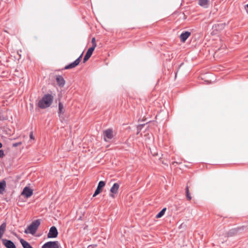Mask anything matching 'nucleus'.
Returning <instances> with one entry per match:
<instances>
[{
  "label": "nucleus",
  "mask_w": 248,
  "mask_h": 248,
  "mask_svg": "<svg viewBox=\"0 0 248 248\" xmlns=\"http://www.w3.org/2000/svg\"><path fill=\"white\" fill-rule=\"evenodd\" d=\"M2 144L1 142H0V148H2Z\"/></svg>",
  "instance_id": "nucleus-27"
},
{
  "label": "nucleus",
  "mask_w": 248,
  "mask_h": 248,
  "mask_svg": "<svg viewBox=\"0 0 248 248\" xmlns=\"http://www.w3.org/2000/svg\"><path fill=\"white\" fill-rule=\"evenodd\" d=\"M30 137L31 139H33V134H32V133H31L30 134Z\"/></svg>",
  "instance_id": "nucleus-26"
},
{
  "label": "nucleus",
  "mask_w": 248,
  "mask_h": 248,
  "mask_svg": "<svg viewBox=\"0 0 248 248\" xmlns=\"http://www.w3.org/2000/svg\"><path fill=\"white\" fill-rule=\"evenodd\" d=\"M105 185L106 183L104 181H101L99 182L97 187L93 195V197H95L101 192L102 188L105 186Z\"/></svg>",
  "instance_id": "nucleus-7"
},
{
  "label": "nucleus",
  "mask_w": 248,
  "mask_h": 248,
  "mask_svg": "<svg viewBox=\"0 0 248 248\" xmlns=\"http://www.w3.org/2000/svg\"><path fill=\"white\" fill-rule=\"evenodd\" d=\"M6 187V182L2 181L0 182V194H2Z\"/></svg>",
  "instance_id": "nucleus-17"
},
{
  "label": "nucleus",
  "mask_w": 248,
  "mask_h": 248,
  "mask_svg": "<svg viewBox=\"0 0 248 248\" xmlns=\"http://www.w3.org/2000/svg\"><path fill=\"white\" fill-rule=\"evenodd\" d=\"M40 224V221L39 219H36L32 221V223L28 226V227L25 230L24 232L26 234H34L37 230V229Z\"/></svg>",
  "instance_id": "nucleus-2"
},
{
  "label": "nucleus",
  "mask_w": 248,
  "mask_h": 248,
  "mask_svg": "<svg viewBox=\"0 0 248 248\" xmlns=\"http://www.w3.org/2000/svg\"><path fill=\"white\" fill-rule=\"evenodd\" d=\"M33 193L32 190L29 187L26 186L24 188L21 194L27 198L30 197Z\"/></svg>",
  "instance_id": "nucleus-9"
},
{
  "label": "nucleus",
  "mask_w": 248,
  "mask_h": 248,
  "mask_svg": "<svg viewBox=\"0 0 248 248\" xmlns=\"http://www.w3.org/2000/svg\"><path fill=\"white\" fill-rule=\"evenodd\" d=\"M198 4L204 8L208 7V0H199Z\"/></svg>",
  "instance_id": "nucleus-16"
},
{
  "label": "nucleus",
  "mask_w": 248,
  "mask_h": 248,
  "mask_svg": "<svg viewBox=\"0 0 248 248\" xmlns=\"http://www.w3.org/2000/svg\"><path fill=\"white\" fill-rule=\"evenodd\" d=\"M58 234V232L57 229L55 226L51 227L49 232L47 234V237L48 238H56Z\"/></svg>",
  "instance_id": "nucleus-5"
},
{
  "label": "nucleus",
  "mask_w": 248,
  "mask_h": 248,
  "mask_svg": "<svg viewBox=\"0 0 248 248\" xmlns=\"http://www.w3.org/2000/svg\"><path fill=\"white\" fill-rule=\"evenodd\" d=\"M82 56V54H81L80 56L78 59H77L74 62L65 66L64 69H72L78 65L81 61V58Z\"/></svg>",
  "instance_id": "nucleus-6"
},
{
  "label": "nucleus",
  "mask_w": 248,
  "mask_h": 248,
  "mask_svg": "<svg viewBox=\"0 0 248 248\" xmlns=\"http://www.w3.org/2000/svg\"><path fill=\"white\" fill-rule=\"evenodd\" d=\"M56 82L57 83V84L60 87H63L65 84V80L63 77L62 76L58 75L56 76Z\"/></svg>",
  "instance_id": "nucleus-12"
},
{
  "label": "nucleus",
  "mask_w": 248,
  "mask_h": 248,
  "mask_svg": "<svg viewBox=\"0 0 248 248\" xmlns=\"http://www.w3.org/2000/svg\"><path fill=\"white\" fill-rule=\"evenodd\" d=\"M60 247L58 241H49L45 243L41 248H60Z\"/></svg>",
  "instance_id": "nucleus-3"
},
{
  "label": "nucleus",
  "mask_w": 248,
  "mask_h": 248,
  "mask_svg": "<svg viewBox=\"0 0 248 248\" xmlns=\"http://www.w3.org/2000/svg\"><path fill=\"white\" fill-rule=\"evenodd\" d=\"M6 228V222H3L0 226V239L2 237Z\"/></svg>",
  "instance_id": "nucleus-15"
},
{
  "label": "nucleus",
  "mask_w": 248,
  "mask_h": 248,
  "mask_svg": "<svg viewBox=\"0 0 248 248\" xmlns=\"http://www.w3.org/2000/svg\"><path fill=\"white\" fill-rule=\"evenodd\" d=\"M186 197L187 200L190 201L191 200V197L190 196L188 186H187L186 188Z\"/></svg>",
  "instance_id": "nucleus-20"
},
{
  "label": "nucleus",
  "mask_w": 248,
  "mask_h": 248,
  "mask_svg": "<svg viewBox=\"0 0 248 248\" xmlns=\"http://www.w3.org/2000/svg\"><path fill=\"white\" fill-rule=\"evenodd\" d=\"M4 156V151L2 150H0V158H2Z\"/></svg>",
  "instance_id": "nucleus-24"
},
{
  "label": "nucleus",
  "mask_w": 248,
  "mask_h": 248,
  "mask_svg": "<svg viewBox=\"0 0 248 248\" xmlns=\"http://www.w3.org/2000/svg\"><path fill=\"white\" fill-rule=\"evenodd\" d=\"M92 43L93 44L92 47L94 46V48H95V47L96 46V43H95V38L93 37V38H92Z\"/></svg>",
  "instance_id": "nucleus-22"
},
{
  "label": "nucleus",
  "mask_w": 248,
  "mask_h": 248,
  "mask_svg": "<svg viewBox=\"0 0 248 248\" xmlns=\"http://www.w3.org/2000/svg\"><path fill=\"white\" fill-rule=\"evenodd\" d=\"M20 242L23 248H33L30 244L23 239H20Z\"/></svg>",
  "instance_id": "nucleus-14"
},
{
  "label": "nucleus",
  "mask_w": 248,
  "mask_h": 248,
  "mask_svg": "<svg viewBox=\"0 0 248 248\" xmlns=\"http://www.w3.org/2000/svg\"><path fill=\"white\" fill-rule=\"evenodd\" d=\"M244 9L248 14V3L244 6Z\"/></svg>",
  "instance_id": "nucleus-25"
},
{
  "label": "nucleus",
  "mask_w": 248,
  "mask_h": 248,
  "mask_svg": "<svg viewBox=\"0 0 248 248\" xmlns=\"http://www.w3.org/2000/svg\"><path fill=\"white\" fill-rule=\"evenodd\" d=\"M64 113L63 110V104L61 102H59V116L60 117L61 114Z\"/></svg>",
  "instance_id": "nucleus-18"
},
{
  "label": "nucleus",
  "mask_w": 248,
  "mask_h": 248,
  "mask_svg": "<svg viewBox=\"0 0 248 248\" xmlns=\"http://www.w3.org/2000/svg\"><path fill=\"white\" fill-rule=\"evenodd\" d=\"M119 186H120V185L117 183H114L113 185L111 187V188L110 189V191L112 193L110 195V197L114 198V194H116L118 193V191Z\"/></svg>",
  "instance_id": "nucleus-10"
},
{
  "label": "nucleus",
  "mask_w": 248,
  "mask_h": 248,
  "mask_svg": "<svg viewBox=\"0 0 248 248\" xmlns=\"http://www.w3.org/2000/svg\"><path fill=\"white\" fill-rule=\"evenodd\" d=\"M2 242L3 245L6 248H16L15 244L11 240H7L6 239H2Z\"/></svg>",
  "instance_id": "nucleus-8"
},
{
  "label": "nucleus",
  "mask_w": 248,
  "mask_h": 248,
  "mask_svg": "<svg viewBox=\"0 0 248 248\" xmlns=\"http://www.w3.org/2000/svg\"><path fill=\"white\" fill-rule=\"evenodd\" d=\"M166 211V208H163L156 215V218H159L161 217L165 214Z\"/></svg>",
  "instance_id": "nucleus-19"
},
{
  "label": "nucleus",
  "mask_w": 248,
  "mask_h": 248,
  "mask_svg": "<svg viewBox=\"0 0 248 248\" xmlns=\"http://www.w3.org/2000/svg\"><path fill=\"white\" fill-rule=\"evenodd\" d=\"M236 232L237 231L235 230H230V232H228V235L232 236L233 234H235L236 233Z\"/></svg>",
  "instance_id": "nucleus-21"
},
{
  "label": "nucleus",
  "mask_w": 248,
  "mask_h": 248,
  "mask_svg": "<svg viewBox=\"0 0 248 248\" xmlns=\"http://www.w3.org/2000/svg\"><path fill=\"white\" fill-rule=\"evenodd\" d=\"M94 50V46L91 47L88 49V50L83 58V62H85L91 57Z\"/></svg>",
  "instance_id": "nucleus-11"
},
{
  "label": "nucleus",
  "mask_w": 248,
  "mask_h": 248,
  "mask_svg": "<svg viewBox=\"0 0 248 248\" xmlns=\"http://www.w3.org/2000/svg\"><path fill=\"white\" fill-rule=\"evenodd\" d=\"M21 144V142H16V143H13L12 146H13V147H16L20 145Z\"/></svg>",
  "instance_id": "nucleus-23"
},
{
  "label": "nucleus",
  "mask_w": 248,
  "mask_h": 248,
  "mask_svg": "<svg viewBox=\"0 0 248 248\" xmlns=\"http://www.w3.org/2000/svg\"><path fill=\"white\" fill-rule=\"evenodd\" d=\"M191 33L188 31L183 32L180 35V39L182 42H185L190 35Z\"/></svg>",
  "instance_id": "nucleus-13"
},
{
  "label": "nucleus",
  "mask_w": 248,
  "mask_h": 248,
  "mask_svg": "<svg viewBox=\"0 0 248 248\" xmlns=\"http://www.w3.org/2000/svg\"><path fill=\"white\" fill-rule=\"evenodd\" d=\"M54 96L51 94L47 93L44 95L38 103V107L42 109L47 108L51 106L53 101Z\"/></svg>",
  "instance_id": "nucleus-1"
},
{
  "label": "nucleus",
  "mask_w": 248,
  "mask_h": 248,
  "mask_svg": "<svg viewBox=\"0 0 248 248\" xmlns=\"http://www.w3.org/2000/svg\"><path fill=\"white\" fill-rule=\"evenodd\" d=\"M113 130L112 129L109 128L103 132V137L105 141H108L113 138Z\"/></svg>",
  "instance_id": "nucleus-4"
}]
</instances>
